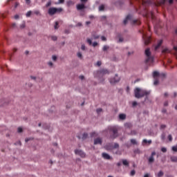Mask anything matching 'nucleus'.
I'll use <instances>...</instances> for the list:
<instances>
[{"label":"nucleus","mask_w":177,"mask_h":177,"mask_svg":"<svg viewBox=\"0 0 177 177\" xmlns=\"http://www.w3.org/2000/svg\"><path fill=\"white\" fill-rule=\"evenodd\" d=\"M134 95L137 99H140V97H144V96H149V95H150V91L136 88L134 90Z\"/></svg>","instance_id":"obj_1"},{"label":"nucleus","mask_w":177,"mask_h":177,"mask_svg":"<svg viewBox=\"0 0 177 177\" xmlns=\"http://www.w3.org/2000/svg\"><path fill=\"white\" fill-rule=\"evenodd\" d=\"M133 1H135V2H136L139 5H142V6H143L144 9L146 10L147 15V7L151 5V3H153L151 0H147V1H145V0H131L130 1L131 5L133 4Z\"/></svg>","instance_id":"obj_2"},{"label":"nucleus","mask_w":177,"mask_h":177,"mask_svg":"<svg viewBox=\"0 0 177 177\" xmlns=\"http://www.w3.org/2000/svg\"><path fill=\"white\" fill-rule=\"evenodd\" d=\"M63 11L62 8H55V7H51L48 9V13L50 16H53L56 15V13H62Z\"/></svg>","instance_id":"obj_3"},{"label":"nucleus","mask_w":177,"mask_h":177,"mask_svg":"<svg viewBox=\"0 0 177 177\" xmlns=\"http://www.w3.org/2000/svg\"><path fill=\"white\" fill-rule=\"evenodd\" d=\"M121 130V127L118 126H113L111 128L112 131V138H118L119 136L118 132Z\"/></svg>","instance_id":"obj_4"},{"label":"nucleus","mask_w":177,"mask_h":177,"mask_svg":"<svg viewBox=\"0 0 177 177\" xmlns=\"http://www.w3.org/2000/svg\"><path fill=\"white\" fill-rule=\"evenodd\" d=\"M145 55L147 56L146 63H153L154 59L153 57H151V53L150 52V48H147L145 50Z\"/></svg>","instance_id":"obj_5"},{"label":"nucleus","mask_w":177,"mask_h":177,"mask_svg":"<svg viewBox=\"0 0 177 177\" xmlns=\"http://www.w3.org/2000/svg\"><path fill=\"white\" fill-rule=\"evenodd\" d=\"M166 2H169L170 5L171 3H174V0H160V1H158L157 3H154L155 6H161L166 3Z\"/></svg>","instance_id":"obj_6"},{"label":"nucleus","mask_w":177,"mask_h":177,"mask_svg":"<svg viewBox=\"0 0 177 177\" xmlns=\"http://www.w3.org/2000/svg\"><path fill=\"white\" fill-rule=\"evenodd\" d=\"M167 75L165 73H161L160 74V73L157 72V71H154L153 73V78H165V77H166Z\"/></svg>","instance_id":"obj_7"},{"label":"nucleus","mask_w":177,"mask_h":177,"mask_svg":"<svg viewBox=\"0 0 177 177\" xmlns=\"http://www.w3.org/2000/svg\"><path fill=\"white\" fill-rule=\"evenodd\" d=\"M96 73L98 75H106V74H109V70L104 68L100 69Z\"/></svg>","instance_id":"obj_8"},{"label":"nucleus","mask_w":177,"mask_h":177,"mask_svg":"<svg viewBox=\"0 0 177 177\" xmlns=\"http://www.w3.org/2000/svg\"><path fill=\"white\" fill-rule=\"evenodd\" d=\"M121 78L118 76V75H115L113 77H112L111 83L117 84V82H120Z\"/></svg>","instance_id":"obj_9"},{"label":"nucleus","mask_w":177,"mask_h":177,"mask_svg":"<svg viewBox=\"0 0 177 177\" xmlns=\"http://www.w3.org/2000/svg\"><path fill=\"white\" fill-rule=\"evenodd\" d=\"M142 38L145 40V45H149L151 41V38L150 37H146L144 33H142Z\"/></svg>","instance_id":"obj_10"},{"label":"nucleus","mask_w":177,"mask_h":177,"mask_svg":"<svg viewBox=\"0 0 177 177\" xmlns=\"http://www.w3.org/2000/svg\"><path fill=\"white\" fill-rule=\"evenodd\" d=\"M75 153L77 154V156H80V157L84 158L85 157V153L81 150L75 149Z\"/></svg>","instance_id":"obj_11"},{"label":"nucleus","mask_w":177,"mask_h":177,"mask_svg":"<svg viewBox=\"0 0 177 177\" xmlns=\"http://www.w3.org/2000/svg\"><path fill=\"white\" fill-rule=\"evenodd\" d=\"M118 118L120 121H124L127 120V115L125 113L119 114Z\"/></svg>","instance_id":"obj_12"},{"label":"nucleus","mask_w":177,"mask_h":177,"mask_svg":"<svg viewBox=\"0 0 177 177\" xmlns=\"http://www.w3.org/2000/svg\"><path fill=\"white\" fill-rule=\"evenodd\" d=\"M102 138H97L94 140V145H102Z\"/></svg>","instance_id":"obj_13"},{"label":"nucleus","mask_w":177,"mask_h":177,"mask_svg":"<svg viewBox=\"0 0 177 177\" xmlns=\"http://www.w3.org/2000/svg\"><path fill=\"white\" fill-rule=\"evenodd\" d=\"M102 156L103 158H104L105 160H110L111 158L110 155H109L106 153H102Z\"/></svg>","instance_id":"obj_14"},{"label":"nucleus","mask_w":177,"mask_h":177,"mask_svg":"<svg viewBox=\"0 0 177 177\" xmlns=\"http://www.w3.org/2000/svg\"><path fill=\"white\" fill-rule=\"evenodd\" d=\"M77 10H82V9H85V5L84 4H78L77 6Z\"/></svg>","instance_id":"obj_15"},{"label":"nucleus","mask_w":177,"mask_h":177,"mask_svg":"<svg viewBox=\"0 0 177 177\" xmlns=\"http://www.w3.org/2000/svg\"><path fill=\"white\" fill-rule=\"evenodd\" d=\"M161 45H162V40H160L158 42V44L155 46V50H157V49H158Z\"/></svg>","instance_id":"obj_16"},{"label":"nucleus","mask_w":177,"mask_h":177,"mask_svg":"<svg viewBox=\"0 0 177 177\" xmlns=\"http://www.w3.org/2000/svg\"><path fill=\"white\" fill-rule=\"evenodd\" d=\"M131 18L132 17L131 15H127L126 19L123 21L124 24H127L128 23V20H131Z\"/></svg>","instance_id":"obj_17"},{"label":"nucleus","mask_w":177,"mask_h":177,"mask_svg":"<svg viewBox=\"0 0 177 177\" xmlns=\"http://www.w3.org/2000/svg\"><path fill=\"white\" fill-rule=\"evenodd\" d=\"M66 5L67 6L70 7V6H73V5H74V1L69 0L66 2Z\"/></svg>","instance_id":"obj_18"},{"label":"nucleus","mask_w":177,"mask_h":177,"mask_svg":"<svg viewBox=\"0 0 177 177\" xmlns=\"http://www.w3.org/2000/svg\"><path fill=\"white\" fill-rule=\"evenodd\" d=\"M170 160L172 162H177V156H171Z\"/></svg>","instance_id":"obj_19"},{"label":"nucleus","mask_w":177,"mask_h":177,"mask_svg":"<svg viewBox=\"0 0 177 177\" xmlns=\"http://www.w3.org/2000/svg\"><path fill=\"white\" fill-rule=\"evenodd\" d=\"M99 12H103L104 10V5H101L98 8Z\"/></svg>","instance_id":"obj_20"},{"label":"nucleus","mask_w":177,"mask_h":177,"mask_svg":"<svg viewBox=\"0 0 177 177\" xmlns=\"http://www.w3.org/2000/svg\"><path fill=\"white\" fill-rule=\"evenodd\" d=\"M124 127L125 128H132V124L129 122H127L124 124Z\"/></svg>","instance_id":"obj_21"},{"label":"nucleus","mask_w":177,"mask_h":177,"mask_svg":"<svg viewBox=\"0 0 177 177\" xmlns=\"http://www.w3.org/2000/svg\"><path fill=\"white\" fill-rule=\"evenodd\" d=\"M133 24H137V26L140 25V21L138 20V19H135L133 21Z\"/></svg>","instance_id":"obj_22"},{"label":"nucleus","mask_w":177,"mask_h":177,"mask_svg":"<svg viewBox=\"0 0 177 177\" xmlns=\"http://www.w3.org/2000/svg\"><path fill=\"white\" fill-rule=\"evenodd\" d=\"M97 133L96 132L93 131V132L91 133V138H97Z\"/></svg>","instance_id":"obj_23"},{"label":"nucleus","mask_w":177,"mask_h":177,"mask_svg":"<svg viewBox=\"0 0 177 177\" xmlns=\"http://www.w3.org/2000/svg\"><path fill=\"white\" fill-rule=\"evenodd\" d=\"M87 138H88V133H84L82 135V139H83V140H85V139H87Z\"/></svg>","instance_id":"obj_24"},{"label":"nucleus","mask_w":177,"mask_h":177,"mask_svg":"<svg viewBox=\"0 0 177 177\" xmlns=\"http://www.w3.org/2000/svg\"><path fill=\"white\" fill-rule=\"evenodd\" d=\"M33 13L36 15V16H41V12L38 10L33 11Z\"/></svg>","instance_id":"obj_25"},{"label":"nucleus","mask_w":177,"mask_h":177,"mask_svg":"<svg viewBox=\"0 0 177 177\" xmlns=\"http://www.w3.org/2000/svg\"><path fill=\"white\" fill-rule=\"evenodd\" d=\"M158 78L159 77L154 78L153 85H157L158 84H159L160 82L158 80Z\"/></svg>","instance_id":"obj_26"},{"label":"nucleus","mask_w":177,"mask_h":177,"mask_svg":"<svg viewBox=\"0 0 177 177\" xmlns=\"http://www.w3.org/2000/svg\"><path fill=\"white\" fill-rule=\"evenodd\" d=\"M142 143H149V145H151V140H147L146 139L143 140Z\"/></svg>","instance_id":"obj_27"},{"label":"nucleus","mask_w":177,"mask_h":177,"mask_svg":"<svg viewBox=\"0 0 177 177\" xmlns=\"http://www.w3.org/2000/svg\"><path fill=\"white\" fill-rule=\"evenodd\" d=\"M149 164H151V162H154V157L150 156L149 158Z\"/></svg>","instance_id":"obj_28"},{"label":"nucleus","mask_w":177,"mask_h":177,"mask_svg":"<svg viewBox=\"0 0 177 177\" xmlns=\"http://www.w3.org/2000/svg\"><path fill=\"white\" fill-rule=\"evenodd\" d=\"M109 49H110V47H109V46H104V47H103V48H102V50H103L104 52H106V51L109 50Z\"/></svg>","instance_id":"obj_29"},{"label":"nucleus","mask_w":177,"mask_h":177,"mask_svg":"<svg viewBox=\"0 0 177 177\" xmlns=\"http://www.w3.org/2000/svg\"><path fill=\"white\" fill-rule=\"evenodd\" d=\"M122 164H123V165H127V166L129 165V162H128V160H123Z\"/></svg>","instance_id":"obj_30"},{"label":"nucleus","mask_w":177,"mask_h":177,"mask_svg":"<svg viewBox=\"0 0 177 177\" xmlns=\"http://www.w3.org/2000/svg\"><path fill=\"white\" fill-rule=\"evenodd\" d=\"M118 147H120V145L117 143H115L114 146L112 147V150H114V149H118Z\"/></svg>","instance_id":"obj_31"},{"label":"nucleus","mask_w":177,"mask_h":177,"mask_svg":"<svg viewBox=\"0 0 177 177\" xmlns=\"http://www.w3.org/2000/svg\"><path fill=\"white\" fill-rule=\"evenodd\" d=\"M131 143H132V145H138V142L135 139H131Z\"/></svg>","instance_id":"obj_32"},{"label":"nucleus","mask_w":177,"mask_h":177,"mask_svg":"<svg viewBox=\"0 0 177 177\" xmlns=\"http://www.w3.org/2000/svg\"><path fill=\"white\" fill-rule=\"evenodd\" d=\"M54 28H55V30H57V28H59V22H58V21H56V22H55Z\"/></svg>","instance_id":"obj_33"},{"label":"nucleus","mask_w":177,"mask_h":177,"mask_svg":"<svg viewBox=\"0 0 177 177\" xmlns=\"http://www.w3.org/2000/svg\"><path fill=\"white\" fill-rule=\"evenodd\" d=\"M163 176H164V172H162V171H160L158 173V177H161Z\"/></svg>","instance_id":"obj_34"},{"label":"nucleus","mask_w":177,"mask_h":177,"mask_svg":"<svg viewBox=\"0 0 177 177\" xmlns=\"http://www.w3.org/2000/svg\"><path fill=\"white\" fill-rule=\"evenodd\" d=\"M52 5V1H49L48 3L46 4V8H49Z\"/></svg>","instance_id":"obj_35"},{"label":"nucleus","mask_w":177,"mask_h":177,"mask_svg":"<svg viewBox=\"0 0 177 177\" xmlns=\"http://www.w3.org/2000/svg\"><path fill=\"white\" fill-rule=\"evenodd\" d=\"M77 56L79 57V59H82V53L80 52L77 53Z\"/></svg>","instance_id":"obj_36"},{"label":"nucleus","mask_w":177,"mask_h":177,"mask_svg":"<svg viewBox=\"0 0 177 177\" xmlns=\"http://www.w3.org/2000/svg\"><path fill=\"white\" fill-rule=\"evenodd\" d=\"M32 13V11H28V12L26 13V17H30V16H31Z\"/></svg>","instance_id":"obj_37"},{"label":"nucleus","mask_w":177,"mask_h":177,"mask_svg":"<svg viewBox=\"0 0 177 177\" xmlns=\"http://www.w3.org/2000/svg\"><path fill=\"white\" fill-rule=\"evenodd\" d=\"M93 37L94 39H99V38H100V36H99L97 35H93Z\"/></svg>","instance_id":"obj_38"},{"label":"nucleus","mask_w":177,"mask_h":177,"mask_svg":"<svg viewBox=\"0 0 177 177\" xmlns=\"http://www.w3.org/2000/svg\"><path fill=\"white\" fill-rule=\"evenodd\" d=\"M97 114H100V113H102V111H103V109H102L101 108H99L96 110Z\"/></svg>","instance_id":"obj_39"},{"label":"nucleus","mask_w":177,"mask_h":177,"mask_svg":"<svg viewBox=\"0 0 177 177\" xmlns=\"http://www.w3.org/2000/svg\"><path fill=\"white\" fill-rule=\"evenodd\" d=\"M51 39L53 41H57V37H56V36H51Z\"/></svg>","instance_id":"obj_40"},{"label":"nucleus","mask_w":177,"mask_h":177,"mask_svg":"<svg viewBox=\"0 0 177 177\" xmlns=\"http://www.w3.org/2000/svg\"><path fill=\"white\" fill-rule=\"evenodd\" d=\"M96 66H97L98 67H100V66H102V62L97 61V64H96Z\"/></svg>","instance_id":"obj_41"},{"label":"nucleus","mask_w":177,"mask_h":177,"mask_svg":"<svg viewBox=\"0 0 177 177\" xmlns=\"http://www.w3.org/2000/svg\"><path fill=\"white\" fill-rule=\"evenodd\" d=\"M17 131L19 132V133H21V132H23V129L21 127H19Z\"/></svg>","instance_id":"obj_42"},{"label":"nucleus","mask_w":177,"mask_h":177,"mask_svg":"<svg viewBox=\"0 0 177 177\" xmlns=\"http://www.w3.org/2000/svg\"><path fill=\"white\" fill-rule=\"evenodd\" d=\"M165 128H167V125H165V124L160 125V129H165Z\"/></svg>","instance_id":"obj_43"},{"label":"nucleus","mask_w":177,"mask_h":177,"mask_svg":"<svg viewBox=\"0 0 177 177\" xmlns=\"http://www.w3.org/2000/svg\"><path fill=\"white\" fill-rule=\"evenodd\" d=\"M86 41L89 45H92V40L91 39H87Z\"/></svg>","instance_id":"obj_44"},{"label":"nucleus","mask_w":177,"mask_h":177,"mask_svg":"<svg viewBox=\"0 0 177 177\" xmlns=\"http://www.w3.org/2000/svg\"><path fill=\"white\" fill-rule=\"evenodd\" d=\"M161 151H162V153H167V148L162 147V148L161 149Z\"/></svg>","instance_id":"obj_45"},{"label":"nucleus","mask_w":177,"mask_h":177,"mask_svg":"<svg viewBox=\"0 0 177 177\" xmlns=\"http://www.w3.org/2000/svg\"><path fill=\"white\" fill-rule=\"evenodd\" d=\"M135 174H136L135 170H132V171H131V173H130V175H131V176H133L135 175Z\"/></svg>","instance_id":"obj_46"},{"label":"nucleus","mask_w":177,"mask_h":177,"mask_svg":"<svg viewBox=\"0 0 177 177\" xmlns=\"http://www.w3.org/2000/svg\"><path fill=\"white\" fill-rule=\"evenodd\" d=\"M52 59H53V60H54V62H56V60H57V57H56V55H53L52 57Z\"/></svg>","instance_id":"obj_47"},{"label":"nucleus","mask_w":177,"mask_h":177,"mask_svg":"<svg viewBox=\"0 0 177 177\" xmlns=\"http://www.w3.org/2000/svg\"><path fill=\"white\" fill-rule=\"evenodd\" d=\"M172 150H173V151L177 152V147H176V146H174V147H172Z\"/></svg>","instance_id":"obj_48"},{"label":"nucleus","mask_w":177,"mask_h":177,"mask_svg":"<svg viewBox=\"0 0 177 177\" xmlns=\"http://www.w3.org/2000/svg\"><path fill=\"white\" fill-rule=\"evenodd\" d=\"M101 39H102V41H107V39L104 36H102Z\"/></svg>","instance_id":"obj_49"},{"label":"nucleus","mask_w":177,"mask_h":177,"mask_svg":"<svg viewBox=\"0 0 177 177\" xmlns=\"http://www.w3.org/2000/svg\"><path fill=\"white\" fill-rule=\"evenodd\" d=\"M168 139L170 142H172V136L171 135H169L168 136Z\"/></svg>","instance_id":"obj_50"},{"label":"nucleus","mask_w":177,"mask_h":177,"mask_svg":"<svg viewBox=\"0 0 177 177\" xmlns=\"http://www.w3.org/2000/svg\"><path fill=\"white\" fill-rule=\"evenodd\" d=\"M92 45H93V48H95V46H97L98 44H97V42H93Z\"/></svg>","instance_id":"obj_51"},{"label":"nucleus","mask_w":177,"mask_h":177,"mask_svg":"<svg viewBox=\"0 0 177 177\" xmlns=\"http://www.w3.org/2000/svg\"><path fill=\"white\" fill-rule=\"evenodd\" d=\"M26 1V3H27V5H30L31 3V0H25Z\"/></svg>","instance_id":"obj_52"},{"label":"nucleus","mask_w":177,"mask_h":177,"mask_svg":"<svg viewBox=\"0 0 177 177\" xmlns=\"http://www.w3.org/2000/svg\"><path fill=\"white\" fill-rule=\"evenodd\" d=\"M151 17L152 19H154V12H151Z\"/></svg>","instance_id":"obj_53"},{"label":"nucleus","mask_w":177,"mask_h":177,"mask_svg":"<svg viewBox=\"0 0 177 177\" xmlns=\"http://www.w3.org/2000/svg\"><path fill=\"white\" fill-rule=\"evenodd\" d=\"M132 106H133V107H135V106H138V102H133Z\"/></svg>","instance_id":"obj_54"},{"label":"nucleus","mask_w":177,"mask_h":177,"mask_svg":"<svg viewBox=\"0 0 177 177\" xmlns=\"http://www.w3.org/2000/svg\"><path fill=\"white\" fill-rule=\"evenodd\" d=\"M81 49H82V50H85V49H86L85 45L82 44Z\"/></svg>","instance_id":"obj_55"},{"label":"nucleus","mask_w":177,"mask_h":177,"mask_svg":"<svg viewBox=\"0 0 177 177\" xmlns=\"http://www.w3.org/2000/svg\"><path fill=\"white\" fill-rule=\"evenodd\" d=\"M161 139H162V140H165V134H162Z\"/></svg>","instance_id":"obj_56"},{"label":"nucleus","mask_w":177,"mask_h":177,"mask_svg":"<svg viewBox=\"0 0 177 177\" xmlns=\"http://www.w3.org/2000/svg\"><path fill=\"white\" fill-rule=\"evenodd\" d=\"M124 41V39L122 37H120L118 42H123Z\"/></svg>","instance_id":"obj_57"},{"label":"nucleus","mask_w":177,"mask_h":177,"mask_svg":"<svg viewBox=\"0 0 177 177\" xmlns=\"http://www.w3.org/2000/svg\"><path fill=\"white\" fill-rule=\"evenodd\" d=\"M20 27L21 28H24V27H26V24L25 23L22 24Z\"/></svg>","instance_id":"obj_58"},{"label":"nucleus","mask_w":177,"mask_h":177,"mask_svg":"<svg viewBox=\"0 0 177 177\" xmlns=\"http://www.w3.org/2000/svg\"><path fill=\"white\" fill-rule=\"evenodd\" d=\"M134 153H140V151L139 149H136V150L134 151Z\"/></svg>","instance_id":"obj_59"},{"label":"nucleus","mask_w":177,"mask_h":177,"mask_svg":"<svg viewBox=\"0 0 177 177\" xmlns=\"http://www.w3.org/2000/svg\"><path fill=\"white\" fill-rule=\"evenodd\" d=\"M48 66H50V67H52V66H53V63L52 62H48Z\"/></svg>","instance_id":"obj_60"},{"label":"nucleus","mask_w":177,"mask_h":177,"mask_svg":"<svg viewBox=\"0 0 177 177\" xmlns=\"http://www.w3.org/2000/svg\"><path fill=\"white\" fill-rule=\"evenodd\" d=\"M58 3H64V0H59Z\"/></svg>","instance_id":"obj_61"},{"label":"nucleus","mask_w":177,"mask_h":177,"mask_svg":"<svg viewBox=\"0 0 177 177\" xmlns=\"http://www.w3.org/2000/svg\"><path fill=\"white\" fill-rule=\"evenodd\" d=\"M0 17H5V14L0 13Z\"/></svg>","instance_id":"obj_62"},{"label":"nucleus","mask_w":177,"mask_h":177,"mask_svg":"<svg viewBox=\"0 0 177 177\" xmlns=\"http://www.w3.org/2000/svg\"><path fill=\"white\" fill-rule=\"evenodd\" d=\"M150 174H146L144 175V177H149Z\"/></svg>","instance_id":"obj_63"},{"label":"nucleus","mask_w":177,"mask_h":177,"mask_svg":"<svg viewBox=\"0 0 177 177\" xmlns=\"http://www.w3.org/2000/svg\"><path fill=\"white\" fill-rule=\"evenodd\" d=\"M101 19L102 20H106V16H102Z\"/></svg>","instance_id":"obj_64"}]
</instances>
